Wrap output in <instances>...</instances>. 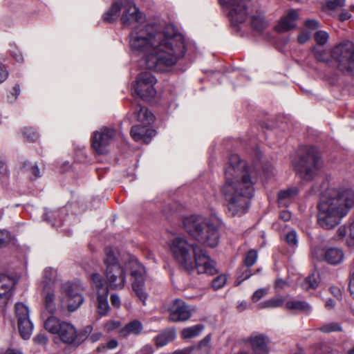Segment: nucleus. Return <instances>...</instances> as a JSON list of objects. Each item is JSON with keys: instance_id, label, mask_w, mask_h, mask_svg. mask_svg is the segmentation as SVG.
Returning <instances> with one entry per match:
<instances>
[{"instance_id": "obj_1", "label": "nucleus", "mask_w": 354, "mask_h": 354, "mask_svg": "<svg viewBox=\"0 0 354 354\" xmlns=\"http://www.w3.org/2000/svg\"><path fill=\"white\" fill-rule=\"evenodd\" d=\"M153 26H136L130 35L129 44L136 52L147 53L148 66H173L187 50L184 36L167 27L162 33H153Z\"/></svg>"}, {"instance_id": "obj_2", "label": "nucleus", "mask_w": 354, "mask_h": 354, "mask_svg": "<svg viewBox=\"0 0 354 354\" xmlns=\"http://www.w3.org/2000/svg\"><path fill=\"white\" fill-rule=\"evenodd\" d=\"M225 168V183L221 188V193L227 201V209L232 216L245 214L254 196V185L257 182L248 163L238 154L232 153Z\"/></svg>"}, {"instance_id": "obj_3", "label": "nucleus", "mask_w": 354, "mask_h": 354, "mask_svg": "<svg viewBox=\"0 0 354 354\" xmlns=\"http://www.w3.org/2000/svg\"><path fill=\"white\" fill-rule=\"evenodd\" d=\"M354 206V191L348 187L328 188L317 204V223L323 229L338 225Z\"/></svg>"}, {"instance_id": "obj_4", "label": "nucleus", "mask_w": 354, "mask_h": 354, "mask_svg": "<svg viewBox=\"0 0 354 354\" xmlns=\"http://www.w3.org/2000/svg\"><path fill=\"white\" fill-rule=\"evenodd\" d=\"M171 252L178 266L189 274L214 275L218 272L216 263L207 251L196 244H191L183 238H175L171 245Z\"/></svg>"}, {"instance_id": "obj_5", "label": "nucleus", "mask_w": 354, "mask_h": 354, "mask_svg": "<svg viewBox=\"0 0 354 354\" xmlns=\"http://www.w3.org/2000/svg\"><path fill=\"white\" fill-rule=\"evenodd\" d=\"M183 225L186 232L201 244L211 248L218 245L220 239L218 228L204 217L192 215L184 219Z\"/></svg>"}, {"instance_id": "obj_6", "label": "nucleus", "mask_w": 354, "mask_h": 354, "mask_svg": "<svg viewBox=\"0 0 354 354\" xmlns=\"http://www.w3.org/2000/svg\"><path fill=\"white\" fill-rule=\"evenodd\" d=\"M44 328L52 334H57L61 341L75 347L79 346L88 337L92 325H87L78 332L70 323L61 322L54 316L49 317L44 322Z\"/></svg>"}, {"instance_id": "obj_7", "label": "nucleus", "mask_w": 354, "mask_h": 354, "mask_svg": "<svg viewBox=\"0 0 354 354\" xmlns=\"http://www.w3.org/2000/svg\"><path fill=\"white\" fill-rule=\"evenodd\" d=\"M122 11L120 21L124 27L144 26L145 15L139 11L133 0H118L111 8L103 15V19L106 22H112L118 19Z\"/></svg>"}, {"instance_id": "obj_8", "label": "nucleus", "mask_w": 354, "mask_h": 354, "mask_svg": "<svg viewBox=\"0 0 354 354\" xmlns=\"http://www.w3.org/2000/svg\"><path fill=\"white\" fill-rule=\"evenodd\" d=\"M296 173L306 180H312L322 165L319 149L313 145L299 148L298 158L292 162Z\"/></svg>"}, {"instance_id": "obj_9", "label": "nucleus", "mask_w": 354, "mask_h": 354, "mask_svg": "<svg viewBox=\"0 0 354 354\" xmlns=\"http://www.w3.org/2000/svg\"><path fill=\"white\" fill-rule=\"evenodd\" d=\"M104 252V263L106 266V275L109 287L113 290L122 289L126 282V271L129 272V270L120 266L111 247H106Z\"/></svg>"}, {"instance_id": "obj_10", "label": "nucleus", "mask_w": 354, "mask_h": 354, "mask_svg": "<svg viewBox=\"0 0 354 354\" xmlns=\"http://www.w3.org/2000/svg\"><path fill=\"white\" fill-rule=\"evenodd\" d=\"M156 78L149 71L139 73L136 80L132 82L133 94L142 100L149 102L156 96V89L154 87Z\"/></svg>"}, {"instance_id": "obj_11", "label": "nucleus", "mask_w": 354, "mask_h": 354, "mask_svg": "<svg viewBox=\"0 0 354 354\" xmlns=\"http://www.w3.org/2000/svg\"><path fill=\"white\" fill-rule=\"evenodd\" d=\"M126 269L129 270V274L133 277L131 286L133 292L138 299L146 304L148 295L145 291V268L136 259H131L126 263Z\"/></svg>"}, {"instance_id": "obj_12", "label": "nucleus", "mask_w": 354, "mask_h": 354, "mask_svg": "<svg viewBox=\"0 0 354 354\" xmlns=\"http://www.w3.org/2000/svg\"><path fill=\"white\" fill-rule=\"evenodd\" d=\"M92 286L96 290V308L100 317L108 315L110 306L108 302L109 288L104 283V279L98 273H93L91 277Z\"/></svg>"}, {"instance_id": "obj_13", "label": "nucleus", "mask_w": 354, "mask_h": 354, "mask_svg": "<svg viewBox=\"0 0 354 354\" xmlns=\"http://www.w3.org/2000/svg\"><path fill=\"white\" fill-rule=\"evenodd\" d=\"M251 0H225V6L232 24L244 22L248 17V6Z\"/></svg>"}, {"instance_id": "obj_14", "label": "nucleus", "mask_w": 354, "mask_h": 354, "mask_svg": "<svg viewBox=\"0 0 354 354\" xmlns=\"http://www.w3.org/2000/svg\"><path fill=\"white\" fill-rule=\"evenodd\" d=\"M116 131L113 129L104 128L100 131L94 132L91 137V145L97 154H106V147L114 139Z\"/></svg>"}, {"instance_id": "obj_15", "label": "nucleus", "mask_w": 354, "mask_h": 354, "mask_svg": "<svg viewBox=\"0 0 354 354\" xmlns=\"http://www.w3.org/2000/svg\"><path fill=\"white\" fill-rule=\"evenodd\" d=\"M15 314L18 321V329L24 339L30 338L33 325L29 318V310L23 303L15 304Z\"/></svg>"}, {"instance_id": "obj_16", "label": "nucleus", "mask_w": 354, "mask_h": 354, "mask_svg": "<svg viewBox=\"0 0 354 354\" xmlns=\"http://www.w3.org/2000/svg\"><path fill=\"white\" fill-rule=\"evenodd\" d=\"M331 57L341 64H354V43L344 41L331 50Z\"/></svg>"}, {"instance_id": "obj_17", "label": "nucleus", "mask_w": 354, "mask_h": 354, "mask_svg": "<svg viewBox=\"0 0 354 354\" xmlns=\"http://www.w3.org/2000/svg\"><path fill=\"white\" fill-rule=\"evenodd\" d=\"M167 310L169 313V319L174 322L187 321L192 316L189 306L180 299L173 300Z\"/></svg>"}, {"instance_id": "obj_18", "label": "nucleus", "mask_w": 354, "mask_h": 354, "mask_svg": "<svg viewBox=\"0 0 354 354\" xmlns=\"http://www.w3.org/2000/svg\"><path fill=\"white\" fill-rule=\"evenodd\" d=\"M64 292L67 297L68 310L73 312L83 303L84 297L77 286L72 283H66L63 286Z\"/></svg>"}, {"instance_id": "obj_19", "label": "nucleus", "mask_w": 354, "mask_h": 354, "mask_svg": "<svg viewBox=\"0 0 354 354\" xmlns=\"http://www.w3.org/2000/svg\"><path fill=\"white\" fill-rule=\"evenodd\" d=\"M151 124H138L131 127L130 134L136 142L142 141L149 143L151 138L155 136L156 131L150 127Z\"/></svg>"}, {"instance_id": "obj_20", "label": "nucleus", "mask_w": 354, "mask_h": 354, "mask_svg": "<svg viewBox=\"0 0 354 354\" xmlns=\"http://www.w3.org/2000/svg\"><path fill=\"white\" fill-rule=\"evenodd\" d=\"M298 17L297 10L293 9L288 10L274 27L275 30L278 32H285L295 28Z\"/></svg>"}, {"instance_id": "obj_21", "label": "nucleus", "mask_w": 354, "mask_h": 354, "mask_svg": "<svg viewBox=\"0 0 354 354\" xmlns=\"http://www.w3.org/2000/svg\"><path fill=\"white\" fill-rule=\"evenodd\" d=\"M133 113L136 120L142 124H151L155 120V116L147 107L140 104L135 105Z\"/></svg>"}, {"instance_id": "obj_22", "label": "nucleus", "mask_w": 354, "mask_h": 354, "mask_svg": "<svg viewBox=\"0 0 354 354\" xmlns=\"http://www.w3.org/2000/svg\"><path fill=\"white\" fill-rule=\"evenodd\" d=\"M299 193V189L297 187H291L286 189L280 190L277 194L279 205L288 207Z\"/></svg>"}, {"instance_id": "obj_23", "label": "nucleus", "mask_w": 354, "mask_h": 354, "mask_svg": "<svg viewBox=\"0 0 354 354\" xmlns=\"http://www.w3.org/2000/svg\"><path fill=\"white\" fill-rule=\"evenodd\" d=\"M322 260L330 265H338L344 260L343 251L338 248H328L325 250Z\"/></svg>"}, {"instance_id": "obj_24", "label": "nucleus", "mask_w": 354, "mask_h": 354, "mask_svg": "<svg viewBox=\"0 0 354 354\" xmlns=\"http://www.w3.org/2000/svg\"><path fill=\"white\" fill-rule=\"evenodd\" d=\"M142 328V323L137 319H134L120 330L119 335L122 337H127L130 334L138 335L141 333Z\"/></svg>"}, {"instance_id": "obj_25", "label": "nucleus", "mask_w": 354, "mask_h": 354, "mask_svg": "<svg viewBox=\"0 0 354 354\" xmlns=\"http://www.w3.org/2000/svg\"><path fill=\"white\" fill-rule=\"evenodd\" d=\"M286 308L295 313H303L306 314H309L312 309L308 302L295 299L286 301Z\"/></svg>"}, {"instance_id": "obj_26", "label": "nucleus", "mask_w": 354, "mask_h": 354, "mask_svg": "<svg viewBox=\"0 0 354 354\" xmlns=\"http://www.w3.org/2000/svg\"><path fill=\"white\" fill-rule=\"evenodd\" d=\"M212 336L207 335L197 344L189 346L192 354H209L210 352Z\"/></svg>"}, {"instance_id": "obj_27", "label": "nucleus", "mask_w": 354, "mask_h": 354, "mask_svg": "<svg viewBox=\"0 0 354 354\" xmlns=\"http://www.w3.org/2000/svg\"><path fill=\"white\" fill-rule=\"evenodd\" d=\"M174 330L166 329L153 338L155 345L157 348L165 346L176 338Z\"/></svg>"}, {"instance_id": "obj_28", "label": "nucleus", "mask_w": 354, "mask_h": 354, "mask_svg": "<svg viewBox=\"0 0 354 354\" xmlns=\"http://www.w3.org/2000/svg\"><path fill=\"white\" fill-rule=\"evenodd\" d=\"M14 285V281L11 277L6 274H0V295H12Z\"/></svg>"}, {"instance_id": "obj_29", "label": "nucleus", "mask_w": 354, "mask_h": 354, "mask_svg": "<svg viewBox=\"0 0 354 354\" xmlns=\"http://www.w3.org/2000/svg\"><path fill=\"white\" fill-rule=\"evenodd\" d=\"M319 283L317 274L315 272H313L304 279L301 286L303 290L308 291L311 289H316Z\"/></svg>"}, {"instance_id": "obj_30", "label": "nucleus", "mask_w": 354, "mask_h": 354, "mask_svg": "<svg viewBox=\"0 0 354 354\" xmlns=\"http://www.w3.org/2000/svg\"><path fill=\"white\" fill-rule=\"evenodd\" d=\"M204 329L203 324H196L195 326L184 328L181 332L183 339H191L198 336Z\"/></svg>"}, {"instance_id": "obj_31", "label": "nucleus", "mask_w": 354, "mask_h": 354, "mask_svg": "<svg viewBox=\"0 0 354 354\" xmlns=\"http://www.w3.org/2000/svg\"><path fill=\"white\" fill-rule=\"evenodd\" d=\"M284 301L281 296H277L261 302L259 305L261 308H275L282 306Z\"/></svg>"}, {"instance_id": "obj_32", "label": "nucleus", "mask_w": 354, "mask_h": 354, "mask_svg": "<svg viewBox=\"0 0 354 354\" xmlns=\"http://www.w3.org/2000/svg\"><path fill=\"white\" fill-rule=\"evenodd\" d=\"M55 299V294L53 292H47L44 299V308L50 315H53L56 310Z\"/></svg>"}, {"instance_id": "obj_33", "label": "nucleus", "mask_w": 354, "mask_h": 354, "mask_svg": "<svg viewBox=\"0 0 354 354\" xmlns=\"http://www.w3.org/2000/svg\"><path fill=\"white\" fill-rule=\"evenodd\" d=\"M56 277V271L51 268H47L43 272V282L44 288L54 283Z\"/></svg>"}, {"instance_id": "obj_34", "label": "nucleus", "mask_w": 354, "mask_h": 354, "mask_svg": "<svg viewBox=\"0 0 354 354\" xmlns=\"http://www.w3.org/2000/svg\"><path fill=\"white\" fill-rule=\"evenodd\" d=\"M314 57L319 62H325L328 59L327 51L321 46H314L312 47Z\"/></svg>"}, {"instance_id": "obj_35", "label": "nucleus", "mask_w": 354, "mask_h": 354, "mask_svg": "<svg viewBox=\"0 0 354 354\" xmlns=\"http://www.w3.org/2000/svg\"><path fill=\"white\" fill-rule=\"evenodd\" d=\"M268 22L261 15L254 16L252 18V26L255 30L258 31L263 30L268 26Z\"/></svg>"}, {"instance_id": "obj_36", "label": "nucleus", "mask_w": 354, "mask_h": 354, "mask_svg": "<svg viewBox=\"0 0 354 354\" xmlns=\"http://www.w3.org/2000/svg\"><path fill=\"white\" fill-rule=\"evenodd\" d=\"M23 136L28 142H35L39 135L35 129L32 127H25L22 131Z\"/></svg>"}, {"instance_id": "obj_37", "label": "nucleus", "mask_w": 354, "mask_h": 354, "mask_svg": "<svg viewBox=\"0 0 354 354\" xmlns=\"http://www.w3.org/2000/svg\"><path fill=\"white\" fill-rule=\"evenodd\" d=\"M314 39L319 46L325 45L329 39V35L324 30H318L314 35Z\"/></svg>"}, {"instance_id": "obj_38", "label": "nucleus", "mask_w": 354, "mask_h": 354, "mask_svg": "<svg viewBox=\"0 0 354 354\" xmlns=\"http://www.w3.org/2000/svg\"><path fill=\"white\" fill-rule=\"evenodd\" d=\"M257 252L255 250L251 249L247 253L244 259V264L246 267L250 268L252 266L257 260Z\"/></svg>"}, {"instance_id": "obj_39", "label": "nucleus", "mask_w": 354, "mask_h": 354, "mask_svg": "<svg viewBox=\"0 0 354 354\" xmlns=\"http://www.w3.org/2000/svg\"><path fill=\"white\" fill-rule=\"evenodd\" d=\"M319 330L323 333L337 332L342 330L341 326L337 323H329L322 326Z\"/></svg>"}, {"instance_id": "obj_40", "label": "nucleus", "mask_w": 354, "mask_h": 354, "mask_svg": "<svg viewBox=\"0 0 354 354\" xmlns=\"http://www.w3.org/2000/svg\"><path fill=\"white\" fill-rule=\"evenodd\" d=\"M227 278L223 274H220L216 277L212 282V287L214 290H216L223 288L226 283Z\"/></svg>"}, {"instance_id": "obj_41", "label": "nucleus", "mask_w": 354, "mask_h": 354, "mask_svg": "<svg viewBox=\"0 0 354 354\" xmlns=\"http://www.w3.org/2000/svg\"><path fill=\"white\" fill-rule=\"evenodd\" d=\"M286 241L290 247L297 246L298 239L296 231L291 230L288 232L286 235Z\"/></svg>"}, {"instance_id": "obj_42", "label": "nucleus", "mask_w": 354, "mask_h": 354, "mask_svg": "<svg viewBox=\"0 0 354 354\" xmlns=\"http://www.w3.org/2000/svg\"><path fill=\"white\" fill-rule=\"evenodd\" d=\"M252 274L250 268L247 267L243 271H241V274L237 277L236 279V285L241 284L243 281L249 279Z\"/></svg>"}, {"instance_id": "obj_43", "label": "nucleus", "mask_w": 354, "mask_h": 354, "mask_svg": "<svg viewBox=\"0 0 354 354\" xmlns=\"http://www.w3.org/2000/svg\"><path fill=\"white\" fill-rule=\"evenodd\" d=\"M345 5V0H327L326 8L330 10H335Z\"/></svg>"}, {"instance_id": "obj_44", "label": "nucleus", "mask_w": 354, "mask_h": 354, "mask_svg": "<svg viewBox=\"0 0 354 354\" xmlns=\"http://www.w3.org/2000/svg\"><path fill=\"white\" fill-rule=\"evenodd\" d=\"M118 345V342L115 339L109 340L106 345H100L97 348V351L100 352L101 350H104L105 348L113 349L116 348Z\"/></svg>"}, {"instance_id": "obj_45", "label": "nucleus", "mask_w": 354, "mask_h": 354, "mask_svg": "<svg viewBox=\"0 0 354 354\" xmlns=\"http://www.w3.org/2000/svg\"><path fill=\"white\" fill-rule=\"evenodd\" d=\"M311 34L310 31H301L297 37V41L300 44H304L307 42L310 38Z\"/></svg>"}, {"instance_id": "obj_46", "label": "nucleus", "mask_w": 354, "mask_h": 354, "mask_svg": "<svg viewBox=\"0 0 354 354\" xmlns=\"http://www.w3.org/2000/svg\"><path fill=\"white\" fill-rule=\"evenodd\" d=\"M268 291L266 288H260L257 290L252 295V299L254 302H257L262 297H263Z\"/></svg>"}, {"instance_id": "obj_47", "label": "nucleus", "mask_w": 354, "mask_h": 354, "mask_svg": "<svg viewBox=\"0 0 354 354\" xmlns=\"http://www.w3.org/2000/svg\"><path fill=\"white\" fill-rule=\"evenodd\" d=\"M304 26L308 30H317L319 28V22L314 19H308L305 21L304 22Z\"/></svg>"}, {"instance_id": "obj_48", "label": "nucleus", "mask_w": 354, "mask_h": 354, "mask_svg": "<svg viewBox=\"0 0 354 354\" xmlns=\"http://www.w3.org/2000/svg\"><path fill=\"white\" fill-rule=\"evenodd\" d=\"M9 241L8 232L0 230V248L6 246Z\"/></svg>"}, {"instance_id": "obj_49", "label": "nucleus", "mask_w": 354, "mask_h": 354, "mask_svg": "<svg viewBox=\"0 0 354 354\" xmlns=\"http://www.w3.org/2000/svg\"><path fill=\"white\" fill-rule=\"evenodd\" d=\"M93 331V330H91ZM102 337V333L100 331H94L91 332L88 337L86 339H88L91 343H95L98 342Z\"/></svg>"}, {"instance_id": "obj_50", "label": "nucleus", "mask_w": 354, "mask_h": 354, "mask_svg": "<svg viewBox=\"0 0 354 354\" xmlns=\"http://www.w3.org/2000/svg\"><path fill=\"white\" fill-rule=\"evenodd\" d=\"M0 174L3 176H7L9 174L6 160L1 157H0Z\"/></svg>"}, {"instance_id": "obj_51", "label": "nucleus", "mask_w": 354, "mask_h": 354, "mask_svg": "<svg viewBox=\"0 0 354 354\" xmlns=\"http://www.w3.org/2000/svg\"><path fill=\"white\" fill-rule=\"evenodd\" d=\"M120 325V323L118 321H109L105 324L104 326L108 331H111L119 328Z\"/></svg>"}, {"instance_id": "obj_52", "label": "nucleus", "mask_w": 354, "mask_h": 354, "mask_svg": "<svg viewBox=\"0 0 354 354\" xmlns=\"http://www.w3.org/2000/svg\"><path fill=\"white\" fill-rule=\"evenodd\" d=\"M33 341L35 344L45 345L48 342V339L44 335L39 334L34 337Z\"/></svg>"}, {"instance_id": "obj_53", "label": "nucleus", "mask_w": 354, "mask_h": 354, "mask_svg": "<svg viewBox=\"0 0 354 354\" xmlns=\"http://www.w3.org/2000/svg\"><path fill=\"white\" fill-rule=\"evenodd\" d=\"M111 304V305L116 308H119L120 307V299L119 296L116 294H112L111 295L110 297Z\"/></svg>"}, {"instance_id": "obj_54", "label": "nucleus", "mask_w": 354, "mask_h": 354, "mask_svg": "<svg viewBox=\"0 0 354 354\" xmlns=\"http://www.w3.org/2000/svg\"><path fill=\"white\" fill-rule=\"evenodd\" d=\"M12 295H0V309L3 310L10 299Z\"/></svg>"}, {"instance_id": "obj_55", "label": "nucleus", "mask_w": 354, "mask_h": 354, "mask_svg": "<svg viewBox=\"0 0 354 354\" xmlns=\"http://www.w3.org/2000/svg\"><path fill=\"white\" fill-rule=\"evenodd\" d=\"M31 174L34 176L35 179L38 178L41 176L40 170L37 165H31L28 169Z\"/></svg>"}, {"instance_id": "obj_56", "label": "nucleus", "mask_w": 354, "mask_h": 354, "mask_svg": "<svg viewBox=\"0 0 354 354\" xmlns=\"http://www.w3.org/2000/svg\"><path fill=\"white\" fill-rule=\"evenodd\" d=\"M336 69L346 75L354 77V68H336Z\"/></svg>"}, {"instance_id": "obj_57", "label": "nucleus", "mask_w": 354, "mask_h": 354, "mask_svg": "<svg viewBox=\"0 0 354 354\" xmlns=\"http://www.w3.org/2000/svg\"><path fill=\"white\" fill-rule=\"evenodd\" d=\"M279 218L284 221H288L291 218V213L288 210H283L279 214Z\"/></svg>"}, {"instance_id": "obj_58", "label": "nucleus", "mask_w": 354, "mask_h": 354, "mask_svg": "<svg viewBox=\"0 0 354 354\" xmlns=\"http://www.w3.org/2000/svg\"><path fill=\"white\" fill-rule=\"evenodd\" d=\"M140 352L142 354H153L154 349L151 345L147 344L141 348Z\"/></svg>"}, {"instance_id": "obj_59", "label": "nucleus", "mask_w": 354, "mask_h": 354, "mask_svg": "<svg viewBox=\"0 0 354 354\" xmlns=\"http://www.w3.org/2000/svg\"><path fill=\"white\" fill-rule=\"evenodd\" d=\"M351 17V13L347 10H342L339 16V19L342 21L349 19Z\"/></svg>"}, {"instance_id": "obj_60", "label": "nucleus", "mask_w": 354, "mask_h": 354, "mask_svg": "<svg viewBox=\"0 0 354 354\" xmlns=\"http://www.w3.org/2000/svg\"><path fill=\"white\" fill-rule=\"evenodd\" d=\"M8 77V72L6 68H0V84L3 82Z\"/></svg>"}, {"instance_id": "obj_61", "label": "nucleus", "mask_w": 354, "mask_h": 354, "mask_svg": "<svg viewBox=\"0 0 354 354\" xmlns=\"http://www.w3.org/2000/svg\"><path fill=\"white\" fill-rule=\"evenodd\" d=\"M13 92L11 93V95L12 97V100H15L17 97L19 96V95L20 94V86H19V84H16L13 88Z\"/></svg>"}, {"instance_id": "obj_62", "label": "nucleus", "mask_w": 354, "mask_h": 354, "mask_svg": "<svg viewBox=\"0 0 354 354\" xmlns=\"http://www.w3.org/2000/svg\"><path fill=\"white\" fill-rule=\"evenodd\" d=\"M286 282L282 279H277L274 283V288L276 289H283L286 286Z\"/></svg>"}, {"instance_id": "obj_63", "label": "nucleus", "mask_w": 354, "mask_h": 354, "mask_svg": "<svg viewBox=\"0 0 354 354\" xmlns=\"http://www.w3.org/2000/svg\"><path fill=\"white\" fill-rule=\"evenodd\" d=\"M172 354H192L189 347L183 349H178L173 352Z\"/></svg>"}, {"instance_id": "obj_64", "label": "nucleus", "mask_w": 354, "mask_h": 354, "mask_svg": "<svg viewBox=\"0 0 354 354\" xmlns=\"http://www.w3.org/2000/svg\"><path fill=\"white\" fill-rule=\"evenodd\" d=\"M5 354H23L22 352L15 348H8Z\"/></svg>"}]
</instances>
